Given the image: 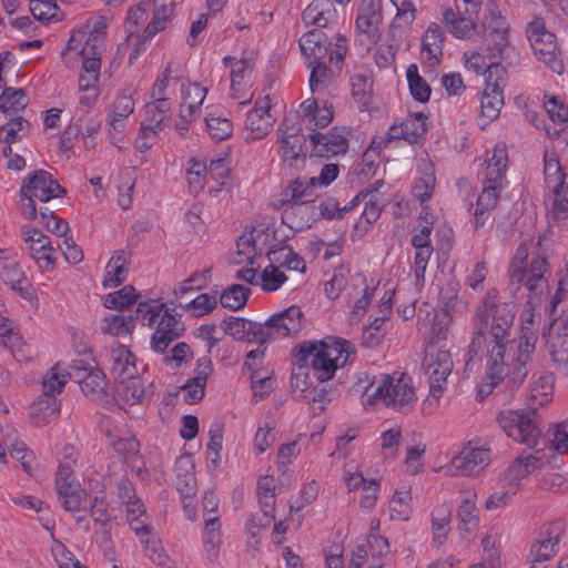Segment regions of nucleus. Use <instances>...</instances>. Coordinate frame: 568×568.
<instances>
[{
  "mask_svg": "<svg viewBox=\"0 0 568 568\" xmlns=\"http://www.w3.org/2000/svg\"><path fill=\"white\" fill-rule=\"evenodd\" d=\"M534 297L526 302L520 314L519 337L511 338L514 312L499 302L496 290L487 291L471 321L468 353L470 359H485V377L479 385L480 396H487L504 378L519 384L527 375L526 365L538 341L540 315Z\"/></svg>",
  "mask_w": 568,
  "mask_h": 568,
  "instance_id": "1",
  "label": "nucleus"
},
{
  "mask_svg": "<svg viewBox=\"0 0 568 568\" xmlns=\"http://www.w3.org/2000/svg\"><path fill=\"white\" fill-rule=\"evenodd\" d=\"M108 21L104 17L97 16L87 19L78 29L73 30L64 49L61 52L63 64L73 69L81 60L78 77V103L79 108L73 116L78 135L82 115L91 111L98 103L101 85V57L106 39Z\"/></svg>",
  "mask_w": 568,
  "mask_h": 568,
  "instance_id": "2",
  "label": "nucleus"
},
{
  "mask_svg": "<svg viewBox=\"0 0 568 568\" xmlns=\"http://www.w3.org/2000/svg\"><path fill=\"white\" fill-rule=\"evenodd\" d=\"M354 353L355 348L351 342L329 336L322 341L302 343L297 356L301 365L310 366L320 382H327Z\"/></svg>",
  "mask_w": 568,
  "mask_h": 568,
  "instance_id": "3",
  "label": "nucleus"
},
{
  "mask_svg": "<svg viewBox=\"0 0 568 568\" xmlns=\"http://www.w3.org/2000/svg\"><path fill=\"white\" fill-rule=\"evenodd\" d=\"M355 394L373 397L374 402H382L395 408H405L416 402L413 381L405 374L379 375L371 379L368 375L358 376L353 386Z\"/></svg>",
  "mask_w": 568,
  "mask_h": 568,
  "instance_id": "4",
  "label": "nucleus"
},
{
  "mask_svg": "<svg viewBox=\"0 0 568 568\" xmlns=\"http://www.w3.org/2000/svg\"><path fill=\"white\" fill-rule=\"evenodd\" d=\"M135 314L143 326L154 329L150 339L151 348L154 352L163 353L183 331L174 311L169 308L161 298H141Z\"/></svg>",
  "mask_w": 568,
  "mask_h": 568,
  "instance_id": "5",
  "label": "nucleus"
},
{
  "mask_svg": "<svg viewBox=\"0 0 568 568\" xmlns=\"http://www.w3.org/2000/svg\"><path fill=\"white\" fill-rule=\"evenodd\" d=\"M549 254L539 243H521L509 266L511 282L524 285L530 292H541L547 287L549 272Z\"/></svg>",
  "mask_w": 568,
  "mask_h": 568,
  "instance_id": "6",
  "label": "nucleus"
},
{
  "mask_svg": "<svg viewBox=\"0 0 568 568\" xmlns=\"http://www.w3.org/2000/svg\"><path fill=\"white\" fill-rule=\"evenodd\" d=\"M423 366L428 378L429 393L422 403V412L425 415H432L440 405V398L447 388L448 377L453 373L454 362L449 351L429 345Z\"/></svg>",
  "mask_w": 568,
  "mask_h": 568,
  "instance_id": "7",
  "label": "nucleus"
},
{
  "mask_svg": "<svg viewBox=\"0 0 568 568\" xmlns=\"http://www.w3.org/2000/svg\"><path fill=\"white\" fill-rule=\"evenodd\" d=\"M173 0H153L152 19L149 23H146L149 12L145 3L140 2L130 7L124 21L128 41L134 37H141L144 42L163 31L173 14Z\"/></svg>",
  "mask_w": 568,
  "mask_h": 568,
  "instance_id": "8",
  "label": "nucleus"
},
{
  "mask_svg": "<svg viewBox=\"0 0 568 568\" xmlns=\"http://www.w3.org/2000/svg\"><path fill=\"white\" fill-rule=\"evenodd\" d=\"M484 0H453V4L439 6L440 21L456 39H470L478 27V13Z\"/></svg>",
  "mask_w": 568,
  "mask_h": 568,
  "instance_id": "9",
  "label": "nucleus"
},
{
  "mask_svg": "<svg viewBox=\"0 0 568 568\" xmlns=\"http://www.w3.org/2000/svg\"><path fill=\"white\" fill-rule=\"evenodd\" d=\"M544 174L549 217L565 225L568 222V171L556 158L546 156Z\"/></svg>",
  "mask_w": 568,
  "mask_h": 568,
  "instance_id": "10",
  "label": "nucleus"
},
{
  "mask_svg": "<svg viewBox=\"0 0 568 568\" xmlns=\"http://www.w3.org/2000/svg\"><path fill=\"white\" fill-rule=\"evenodd\" d=\"M300 48L307 67L324 61L325 57L328 55L329 63L341 70L347 52V40L344 36L336 34L327 42L323 31L313 30L301 37Z\"/></svg>",
  "mask_w": 568,
  "mask_h": 568,
  "instance_id": "11",
  "label": "nucleus"
},
{
  "mask_svg": "<svg viewBox=\"0 0 568 568\" xmlns=\"http://www.w3.org/2000/svg\"><path fill=\"white\" fill-rule=\"evenodd\" d=\"M62 192V187L53 180L49 172L37 170L29 173L24 178L20 189L22 196L20 211L22 216L27 220H36L38 212L34 201L48 202L59 197Z\"/></svg>",
  "mask_w": 568,
  "mask_h": 568,
  "instance_id": "12",
  "label": "nucleus"
},
{
  "mask_svg": "<svg viewBox=\"0 0 568 568\" xmlns=\"http://www.w3.org/2000/svg\"><path fill=\"white\" fill-rule=\"evenodd\" d=\"M490 462V447L478 439H473L465 443L450 463L442 469L447 476L476 477L489 466Z\"/></svg>",
  "mask_w": 568,
  "mask_h": 568,
  "instance_id": "13",
  "label": "nucleus"
},
{
  "mask_svg": "<svg viewBox=\"0 0 568 568\" xmlns=\"http://www.w3.org/2000/svg\"><path fill=\"white\" fill-rule=\"evenodd\" d=\"M486 12V52H489L490 59L500 62L515 53L511 30L495 2L490 1L487 3Z\"/></svg>",
  "mask_w": 568,
  "mask_h": 568,
  "instance_id": "14",
  "label": "nucleus"
},
{
  "mask_svg": "<svg viewBox=\"0 0 568 568\" xmlns=\"http://www.w3.org/2000/svg\"><path fill=\"white\" fill-rule=\"evenodd\" d=\"M435 216L428 206L423 207L417 224L412 230L410 243L414 247L413 272L416 285L422 287L425 283V273L433 255L430 234Z\"/></svg>",
  "mask_w": 568,
  "mask_h": 568,
  "instance_id": "15",
  "label": "nucleus"
},
{
  "mask_svg": "<svg viewBox=\"0 0 568 568\" xmlns=\"http://www.w3.org/2000/svg\"><path fill=\"white\" fill-rule=\"evenodd\" d=\"M497 423L507 437L528 447H535L541 434L537 413L531 409L503 410Z\"/></svg>",
  "mask_w": 568,
  "mask_h": 568,
  "instance_id": "16",
  "label": "nucleus"
},
{
  "mask_svg": "<svg viewBox=\"0 0 568 568\" xmlns=\"http://www.w3.org/2000/svg\"><path fill=\"white\" fill-rule=\"evenodd\" d=\"M526 34L537 59L554 72L562 73L564 64L556 37L546 28L544 19L534 18L527 24Z\"/></svg>",
  "mask_w": 568,
  "mask_h": 568,
  "instance_id": "17",
  "label": "nucleus"
},
{
  "mask_svg": "<svg viewBox=\"0 0 568 568\" xmlns=\"http://www.w3.org/2000/svg\"><path fill=\"white\" fill-rule=\"evenodd\" d=\"M304 323L305 317L301 307L291 305L273 314L260 325L257 338L261 343H265L271 339L295 336L301 332Z\"/></svg>",
  "mask_w": 568,
  "mask_h": 568,
  "instance_id": "18",
  "label": "nucleus"
},
{
  "mask_svg": "<svg viewBox=\"0 0 568 568\" xmlns=\"http://www.w3.org/2000/svg\"><path fill=\"white\" fill-rule=\"evenodd\" d=\"M276 134L283 163L290 168L298 166L304 160V153L302 126L297 115H286L278 125Z\"/></svg>",
  "mask_w": 568,
  "mask_h": 568,
  "instance_id": "19",
  "label": "nucleus"
},
{
  "mask_svg": "<svg viewBox=\"0 0 568 568\" xmlns=\"http://www.w3.org/2000/svg\"><path fill=\"white\" fill-rule=\"evenodd\" d=\"M384 22L382 0H359L357 4L355 32L369 44L381 40Z\"/></svg>",
  "mask_w": 568,
  "mask_h": 568,
  "instance_id": "20",
  "label": "nucleus"
},
{
  "mask_svg": "<svg viewBox=\"0 0 568 568\" xmlns=\"http://www.w3.org/2000/svg\"><path fill=\"white\" fill-rule=\"evenodd\" d=\"M223 65L230 70V94L233 99H244L241 105L248 103L253 97L251 91V75L254 63L246 57L225 55Z\"/></svg>",
  "mask_w": 568,
  "mask_h": 568,
  "instance_id": "21",
  "label": "nucleus"
},
{
  "mask_svg": "<svg viewBox=\"0 0 568 568\" xmlns=\"http://www.w3.org/2000/svg\"><path fill=\"white\" fill-rule=\"evenodd\" d=\"M274 237V230L270 226H257L246 230L237 239L235 263L252 264L257 254L265 251Z\"/></svg>",
  "mask_w": 568,
  "mask_h": 568,
  "instance_id": "22",
  "label": "nucleus"
},
{
  "mask_svg": "<svg viewBox=\"0 0 568 568\" xmlns=\"http://www.w3.org/2000/svg\"><path fill=\"white\" fill-rule=\"evenodd\" d=\"M21 232L29 254L37 265L40 268H53L58 261V252L50 237L28 225H23Z\"/></svg>",
  "mask_w": 568,
  "mask_h": 568,
  "instance_id": "23",
  "label": "nucleus"
},
{
  "mask_svg": "<svg viewBox=\"0 0 568 568\" xmlns=\"http://www.w3.org/2000/svg\"><path fill=\"white\" fill-rule=\"evenodd\" d=\"M272 103L268 95L255 101L254 108L245 120V140L254 142L264 139L273 129L275 118L271 113Z\"/></svg>",
  "mask_w": 568,
  "mask_h": 568,
  "instance_id": "24",
  "label": "nucleus"
},
{
  "mask_svg": "<svg viewBox=\"0 0 568 568\" xmlns=\"http://www.w3.org/2000/svg\"><path fill=\"white\" fill-rule=\"evenodd\" d=\"M449 295H445L444 288L440 291V302L443 310L440 313L435 314L429 328L430 345L447 341L450 335V325L453 323V313L455 311V302L457 296V287L449 285Z\"/></svg>",
  "mask_w": 568,
  "mask_h": 568,
  "instance_id": "25",
  "label": "nucleus"
},
{
  "mask_svg": "<svg viewBox=\"0 0 568 568\" xmlns=\"http://www.w3.org/2000/svg\"><path fill=\"white\" fill-rule=\"evenodd\" d=\"M547 346L556 369L568 375V318L551 324Z\"/></svg>",
  "mask_w": 568,
  "mask_h": 568,
  "instance_id": "26",
  "label": "nucleus"
},
{
  "mask_svg": "<svg viewBox=\"0 0 568 568\" xmlns=\"http://www.w3.org/2000/svg\"><path fill=\"white\" fill-rule=\"evenodd\" d=\"M0 261L2 262L1 276L4 283L22 298L32 301L34 298L33 288L18 261L11 258L10 252L6 250H0Z\"/></svg>",
  "mask_w": 568,
  "mask_h": 568,
  "instance_id": "27",
  "label": "nucleus"
},
{
  "mask_svg": "<svg viewBox=\"0 0 568 568\" xmlns=\"http://www.w3.org/2000/svg\"><path fill=\"white\" fill-rule=\"evenodd\" d=\"M505 80H487L485 88L479 95L480 103V125L485 126L496 120L504 105L503 87Z\"/></svg>",
  "mask_w": 568,
  "mask_h": 568,
  "instance_id": "28",
  "label": "nucleus"
},
{
  "mask_svg": "<svg viewBox=\"0 0 568 568\" xmlns=\"http://www.w3.org/2000/svg\"><path fill=\"white\" fill-rule=\"evenodd\" d=\"M317 216V205L314 202L283 203L282 221L291 230L308 229Z\"/></svg>",
  "mask_w": 568,
  "mask_h": 568,
  "instance_id": "29",
  "label": "nucleus"
},
{
  "mask_svg": "<svg viewBox=\"0 0 568 568\" xmlns=\"http://www.w3.org/2000/svg\"><path fill=\"white\" fill-rule=\"evenodd\" d=\"M311 142L314 152L325 158L344 154L348 149L347 133L339 128H333L326 133H312Z\"/></svg>",
  "mask_w": 568,
  "mask_h": 568,
  "instance_id": "30",
  "label": "nucleus"
},
{
  "mask_svg": "<svg viewBox=\"0 0 568 568\" xmlns=\"http://www.w3.org/2000/svg\"><path fill=\"white\" fill-rule=\"evenodd\" d=\"M445 33L437 22H430L422 34L420 58L428 67L437 65L443 57Z\"/></svg>",
  "mask_w": 568,
  "mask_h": 568,
  "instance_id": "31",
  "label": "nucleus"
},
{
  "mask_svg": "<svg viewBox=\"0 0 568 568\" xmlns=\"http://www.w3.org/2000/svg\"><path fill=\"white\" fill-rule=\"evenodd\" d=\"M463 61L467 70L484 74L485 82L495 79L505 80V68L499 61L490 59L489 52L483 54L479 51L469 50L464 52Z\"/></svg>",
  "mask_w": 568,
  "mask_h": 568,
  "instance_id": "32",
  "label": "nucleus"
},
{
  "mask_svg": "<svg viewBox=\"0 0 568 568\" xmlns=\"http://www.w3.org/2000/svg\"><path fill=\"white\" fill-rule=\"evenodd\" d=\"M58 498L61 506L71 513L87 511L92 501L87 497V493L81 489L80 485L74 480H55Z\"/></svg>",
  "mask_w": 568,
  "mask_h": 568,
  "instance_id": "33",
  "label": "nucleus"
},
{
  "mask_svg": "<svg viewBox=\"0 0 568 568\" xmlns=\"http://www.w3.org/2000/svg\"><path fill=\"white\" fill-rule=\"evenodd\" d=\"M211 373V361L207 357L197 359L195 375L189 378L180 389L183 400L187 404L199 403L205 394L207 376Z\"/></svg>",
  "mask_w": 568,
  "mask_h": 568,
  "instance_id": "34",
  "label": "nucleus"
},
{
  "mask_svg": "<svg viewBox=\"0 0 568 568\" xmlns=\"http://www.w3.org/2000/svg\"><path fill=\"white\" fill-rule=\"evenodd\" d=\"M111 373L120 383L132 379L136 374L135 356L124 345H115L110 353Z\"/></svg>",
  "mask_w": 568,
  "mask_h": 568,
  "instance_id": "35",
  "label": "nucleus"
},
{
  "mask_svg": "<svg viewBox=\"0 0 568 568\" xmlns=\"http://www.w3.org/2000/svg\"><path fill=\"white\" fill-rule=\"evenodd\" d=\"M426 116L423 113H416L407 116L399 124L389 128V139H403L408 143L418 142L426 133Z\"/></svg>",
  "mask_w": 568,
  "mask_h": 568,
  "instance_id": "36",
  "label": "nucleus"
},
{
  "mask_svg": "<svg viewBox=\"0 0 568 568\" xmlns=\"http://www.w3.org/2000/svg\"><path fill=\"white\" fill-rule=\"evenodd\" d=\"M555 377L550 373L534 376L527 397L528 406L536 412L538 407L548 405L554 398Z\"/></svg>",
  "mask_w": 568,
  "mask_h": 568,
  "instance_id": "37",
  "label": "nucleus"
},
{
  "mask_svg": "<svg viewBox=\"0 0 568 568\" xmlns=\"http://www.w3.org/2000/svg\"><path fill=\"white\" fill-rule=\"evenodd\" d=\"M450 505L446 501L436 504L430 513L432 540L435 547L439 548L446 542L450 531Z\"/></svg>",
  "mask_w": 568,
  "mask_h": 568,
  "instance_id": "38",
  "label": "nucleus"
},
{
  "mask_svg": "<svg viewBox=\"0 0 568 568\" xmlns=\"http://www.w3.org/2000/svg\"><path fill=\"white\" fill-rule=\"evenodd\" d=\"M268 262L277 268L303 273L306 268L304 260L294 250L284 244H276L266 251Z\"/></svg>",
  "mask_w": 568,
  "mask_h": 568,
  "instance_id": "39",
  "label": "nucleus"
},
{
  "mask_svg": "<svg viewBox=\"0 0 568 568\" xmlns=\"http://www.w3.org/2000/svg\"><path fill=\"white\" fill-rule=\"evenodd\" d=\"M130 256L124 251H115L105 265L102 285L104 288H113L122 284L129 274Z\"/></svg>",
  "mask_w": 568,
  "mask_h": 568,
  "instance_id": "40",
  "label": "nucleus"
},
{
  "mask_svg": "<svg viewBox=\"0 0 568 568\" xmlns=\"http://www.w3.org/2000/svg\"><path fill=\"white\" fill-rule=\"evenodd\" d=\"M0 434H2L3 444L9 449L10 456L20 462L24 471L30 473L34 456L19 439L17 429L11 426L2 427Z\"/></svg>",
  "mask_w": 568,
  "mask_h": 568,
  "instance_id": "41",
  "label": "nucleus"
},
{
  "mask_svg": "<svg viewBox=\"0 0 568 568\" xmlns=\"http://www.w3.org/2000/svg\"><path fill=\"white\" fill-rule=\"evenodd\" d=\"M60 405L54 396L39 395L29 406V418L36 426H43L53 420L59 413Z\"/></svg>",
  "mask_w": 568,
  "mask_h": 568,
  "instance_id": "42",
  "label": "nucleus"
},
{
  "mask_svg": "<svg viewBox=\"0 0 568 568\" xmlns=\"http://www.w3.org/2000/svg\"><path fill=\"white\" fill-rule=\"evenodd\" d=\"M457 518L462 530L465 532H469L478 526L477 493L474 489H465L462 491Z\"/></svg>",
  "mask_w": 568,
  "mask_h": 568,
  "instance_id": "43",
  "label": "nucleus"
},
{
  "mask_svg": "<svg viewBox=\"0 0 568 568\" xmlns=\"http://www.w3.org/2000/svg\"><path fill=\"white\" fill-rule=\"evenodd\" d=\"M389 516L394 520L407 521L413 515L412 488L400 484L394 489L388 503Z\"/></svg>",
  "mask_w": 568,
  "mask_h": 568,
  "instance_id": "44",
  "label": "nucleus"
},
{
  "mask_svg": "<svg viewBox=\"0 0 568 568\" xmlns=\"http://www.w3.org/2000/svg\"><path fill=\"white\" fill-rule=\"evenodd\" d=\"M540 465V458L532 454L518 456L510 463L500 481L509 485H516L519 488V481L537 469Z\"/></svg>",
  "mask_w": 568,
  "mask_h": 568,
  "instance_id": "45",
  "label": "nucleus"
},
{
  "mask_svg": "<svg viewBox=\"0 0 568 568\" xmlns=\"http://www.w3.org/2000/svg\"><path fill=\"white\" fill-rule=\"evenodd\" d=\"M386 295L387 296L383 297L379 305L381 316H377L374 322L363 331V342L368 347L378 345L384 338L386 318L392 310V293Z\"/></svg>",
  "mask_w": 568,
  "mask_h": 568,
  "instance_id": "46",
  "label": "nucleus"
},
{
  "mask_svg": "<svg viewBox=\"0 0 568 568\" xmlns=\"http://www.w3.org/2000/svg\"><path fill=\"white\" fill-rule=\"evenodd\" d=\"M419 176L416 178L413 186V195L420 202L430 199L435 186V171L432 162L427 159H420L417 164Z\"/></svg>",
  "mask_w": 568,
  "mask_h": 568,
  "instance_id": "47",
  "label": "nucleus"
},
{
  "mask_svg": "<svg viewBox=\"0 0 568 568\" xmlns=\"http://www.w3.org/2000/svg\"><path fill=\"white\" fill-rule=\"evenodd\" d=\"M300 111L305 121L314 126L324 128L333 120L332 106L327 103H322L316 99H306L300 106Z\"/></svg>",
  "mask_w": 568,
  "mask_h": 568,
  "instance_id": "48",
  "label": "nucleus"
},
{
  "mask_svg": "<svg viewBox=\"0 0 568 568\" xmlns=\"http://www.w3.org/2000/svg\"><path fill=\"white\" fill-rule=\"evenodd\" d=\"M180 109L200 115L201 106L207 94V89L195 82L182 81L180 83Z\"/></svg>",
  "mask_w": 568,
  "mask_h": 568,
  "instance_id": "49",
  "label": "nucleus"
},
{
  "mask_svg": "<svg viewBox=\"0 0 568 568\" xmlns=\"http://www.w3.org/2000/svg\"><path fill=\"white\" fill-rule=\"evenodd\" d=\"M182 80L172 73L171 67L166 65L163 72L154 81L150 97L151 101L155 102H172L171 98L174 94L175 87L180 84Z\"/></svg>",
  "mask_w": 568,
  "mask_h": 568,
  "instance_id": "50",
  "label": "nucleus"
},
{
  "mask_svg": "<svg viewBox=\"0 0 568 568\" xmlns=\"http://www.w3.org/2000/svg\"><path fill=\"white\" fill-rule=\"evenodd\" d=\"M202 541L207 560L211 562L216 561L221 547V524L219 517H207L205 519Z\"/></svg>",
  "mask_w": 568,
  "mask_h": 568,
  "instance_id": "51",
  "label": "nucleus"
},
{
  "mask_svg": "<svg viewBox=\"0 0 568 568\" xmlns=\"http://www.w3.org/2000/svg\"><path fill=\"white\" fill-rule=\"evenodd\" d=\"M119 497L126 507L128 520L131 525L132 518L138 520L148 519L146 510L143 503L136 497L135 489L128 480H121L118 485Z\"/></svg>",
  "mask_w": 568,
  "mask_h": 568,
  "instance_id": "52",
  "label": "nucleus"
},
{
  "mask_svg": "<svg viewBox=\"0 0 568 568\" xmlns=\"http://www.w3.org/2000/svg\"><path fill=\"white\" fill-rule=\"evenodd\" d=\"M335 9L327 0H314L303 11L302 18L306 24L326 27L334 21Z\"/></svg>",
  "mask_w": 568,
  "mask_h": 568,
  "instance_id": "53",
  "label": "nucleus"
},
{
  "mask_svg": "<svg viewBox=\"0 0 568 568\" xmlns=\"http://www.w3.org/2000/svg\"><path fill=\"white\" fill-rule=\"evenodd\" d=\"M0 338L19 361L28 358L22 336L16 329L13 323L2 314H0Z\"/></svg>",
  "mask_w": 568,
  "mask_h": 568,
  "instance_id": "54",
  "label": "nucleus"
},
{
  "mask_svg": "<svg viewBox=\"0 0 568 568\" xmlns=\"http://www.w3.org/2000/svg\"><path fill=\"white\" fill-rule=\"evenodd\" d=\"M72 378L79 383L83 394L92 399L99 398L106 386L105 376L98 368H90L84 376L77 371L72 373Z\"/></svg>",
  "mask_w": 568,
  "mask_h": 568,
  "instance_id": "55",
  "label": "nucleus"
},
{
  "mask_svg": "<svg viewBox=\"0 0 568 568\" xmlns=\"http://www.w3.org/2000/svg\"><path fill=\"white\" fill-rule=\"evenodd\" d=\"M136 316L113 314L101 320L100 329L102 333L114 336L125 337L131 335L135 328Z\"/></svg>",
  "mask_w": 568,
  "mask_h": 568,
  "instance_id": "56",
  "label": "nucleus"
},
{
  "mask_svg": "<svg viewBox=\"0 0 568 568\" xmlns=\"http://www.w3.org/2000/svg\"><path fill=\"white\" fill-rule=\"evenodd\" d=\"M508 154L504 144H497L491 156L487 161L486 178L494 183L506 184L505 174L507 170Z\"/></svg>",
  "mask_w": 568,
  "mask_h": 568,
  "instance_id": "57",
  "label": "nucleus"
},
{
  "mask_svg": "<svg viewBox=\"0 0 568 568\" xmlns=\"http://www.w3.org/2000/svg\"><path fill=\"white\" fill-rule=\"evenodd\" d=\"M70 378H72V373L68 366L61 363L55 364L42 378V394L54 396L63 389Z\"/></svg>",
  "mask_w": 568,
  "mask_h": 568,
  "instance_id": "58",
  "label": "nucleus"
},
{
  "mask_svg": "<svg viewBox=\"0 0 568 568\" xmlns=\"http://www.w3.org/2000/svg\"><path fill=\"white\" fill-rule=\"evenodd\" d=\"M260 325L242 317L230 316L222 321L221 328L234 339L245 341L250 339L251 335L258 336Z\"/></svg>",
  "mask_w": 568,
  "mask_h": 568,
  "instance_id": "59",
  "label": "nucleus"
},
{
  "mask_svg": "<svg viewBox=\"0 0 568 568\" xmlns=\"http://www.w3.org/2000/svg\"><path fill=\"white\" fill-rule=\"evenodd\" d=\"M132 530L139 537L140 542L143 545L145 556L151 560L152 555L155 556L162 548L161 540L159 537L151 530L148 525V519L138 520V518L131 519Z\"/></svg>",
  "mask_w": 568,
  "mask_h": 568,
  "instance_id": "60",
  "label": "nucleus"
},
{
  "mask_svg": "<svg viewBox=\"0 0 568 568\" xmlns=\"http://www.w3.org/2000/svg\"><path fill=\"white\" fill-rule=\"evenodd\" d=\"M143 123L163 131L171 120L172 102L150 101L145 104Z\"/></svg>",
  "mask_w": 568,
  "mask_h": 568,
  "instance_id": "61",
  "label": "nucleus"
},
{
  "mask_svg": "<svg viewBox=\"0 0 568 568\" xmlns=\"http://www.w3.org/2000/svg\"><path fill=\"white\" fill-rule=\"evenodd\" d=\"M257 497L261 510L268 517H274L276 479L271 475L261 476L257 480Z\"/></svg>",
  "mask_w": 568,
  "mask_h": 568,
  "instance_id": "62",
  "label": "nucleus"
},
{
  "mask_svg": "<svg viewBox=\"0 0 568 568\" xmlns=\"http://www.w3.org/2000/svg\"><path fill=\"white\" fill-rule=\"evenodd\" d=\"M140 301V294L135 287L132 285H125L115 292L104 295L102 304L105 308L122 311L131 307L134 303H139Z\"/></svg>",
  "mask_w": 568,
  "mask_h": 568,
  "instance_id": "63",
  "label": "nucleus"
},
{
  "mask_svg": "<svg viewBox=\"0 0 568 568\" xmlns=\"http://www.w3.org/2000/svg\"><path fill=\"white\" fill-rule=\"evenodd\" d=\"M559 544V532H550L536 541L529 554L530 562L546 565V561L555 556Z\"/></svg>",
  "mask_w": 568,
  "mask_h": 568,
  "instance_id": "64",
  "label": "nucleus"
}]
</instances>
